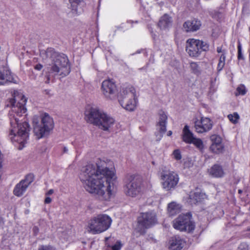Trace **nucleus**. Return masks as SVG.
I'll return each mask as SVG.
<instances>
[{"mask_svg": "<svg viewBox=\"0 0 250 250\" xmlns=\"http://www.w3.org/2000/svg\"><path fill=\"white\" fill-rule=\"evenodd\" d=\"M4 223L3 219L2 217L0 216V227H1Z\"/></svg>", "mask_w": 250, "mask_h": 250, "instance_id": "obj_43", "label": "nucleus"}, {"mask_svg": "<svg viewBox=\"0 0 250 250\" xmlns=\"http://www.w3.org/2000/svg\"><path fill=\"white\" fill-rule=\"evenodd\" d=\"M210 140L212 142L210 146V150L216 154H220L223 152L224 146L222 142V138L219 135L214 134L210 136Z\"/></svg>", "mask_w": 250, "mask_h": 250, "instance_id": "obj_17", "label": "nucleus"}, {"mask_svg": "<svg viewBox=\"0 0 250 250\" xmlns=\"http://www.w3.org/2000/svg\"><path fill=\"white\" fill-rule=\"evenodd\" d=\"M26 99L23 95L14 92L12 97L8 99L5 103L7 107H11L9 112L11 125L9 136L13 143L19 144V149L24 147L29 137L30 127L28 123L25 121L19 123V118L26 112Z\"/></svg>", "mask_w": 250, "mask_h": 250, "instance_id": "obj_2", "label": "nucleus"}, {"mask_svg": "<svg viewBox=\"0 0 250 250\" xmlns=\"http://www.w3.org/2000/svg\"><path fill=\"white\" fill-rule=\"evenodd\" d=\"M247 92V89L245 85L241 84L237 86L235 94L236 96L239 95L244 96L246 94Z\"/></svg>", "mask_w": 250, "mask_h": 250, "instance_id": "obj_27", "label": "nucleus"}, {"mask_svg": "<svg viewBox=\"0 0 250 250\" xmlns=\"http://www.w3.org/2000/svg\"><path fill=\"white\" fill-rule=\"evenodd\" d=\"M192 142L191 144H194L199 149H202L203 148V143L200 139L195 137L194 139L192 141Z\"/></svg>", "mask_w": 250, "mask_h": 250, "instance_id": "obj_30", "label": "nucleus"}, {"mask_svg": "<svg viewBox=\"0 0 250 250\" xmlns=\"http://www.w3.org/2000/svg\"><path fill=\"white\" fill-rule=\"evenodd\" d=\"M160 180L163 188L169 191L175 188L179 182V177L174 171L164 168L160 172Z\"/></svg>", "mask_w": 250, "mask_h": 250, "instance_id": "obj_8", "label": "nucleus"}, {"mask_svg": "<svg viewBox=\"0 0 250 250\" xmlns=\"http://www.w3.org/2000/svg\"><path fill=\"white\" fill-rule=\"evenodd\" d=\"M118 101L121 106L127 110H135L137 104V98L134 87L129 85L123 88L118 95Z\"/></svg>", "mask_w": 250, "mask_h": 250, "instance_id": "obj_5", "label": "nucleus"}, {"mask_svg": "<svg viewBox=\"0 0 250 250\" xmlns=\"http://www.w3.org/2000/svg\"><path fill=\"white\" fill-rule=\"evenodd\" d=\"M71 9L73 15H77L81 13L83 11L82 5V0H69Z\"/></svg>", "mask_w": 250, "mask_h": 250, "instance_id": "obj_24", "label": "nucleus"}, {"mask_svg": "<svg viewBox=\"0 0 250 250\" xmlns=\"http://www.w3.org/2000/svg\"><path fill=\"white\" fill-rule=\"evenodd\" d=\"M172 131L171 130H169L168 131L167 133V135L168 136H170L172 135Z\"/></svg>", "mask_w": 250, "mask_h": 250, "instance_id": "obj_45", "label": "nucleus"}, {"mask_svg": "<svg viewBox=\"0 0 250 250\" xmlns=\"http://www.w3.org/2000/svg\"><path fill=\"white\" fill-rule=\"evenodd\" d=\"M46 78H47V80H46V81L45 82L47 83H49V81H50L49 76L48 75V76H46Z\"/></svg>", "mask_w": 250, "mask_h": 250, "instance_id": "obj_46", "label": "nucleus"}, {"mask_svg": "<svg viewBox=\"0 0 250 250\" xmlns=\"http://www.w3.org/2000/svg\"><path fill=\"white\" fill-rule=\"evenodd\" d=\"M123 245L120 241H117L113 246H112V250H120Z\"/></svg>", "mask_w": 250, "mask_h": 250, "instance_id": "obj_34", "label": "nucleus"}, {"mask_svg": "<svg viewBox=\"0 0 250 250\" xmlns=\"http://www.w3.org/2000/svg\"><path fill=\"white\" fill-rule=\"evenodd\" d=\"M157 223L156 214L154 211L146 212L141 214L138 218V225L136 228L141 234L145 233V229H148Z\"/></svg>", "mask_w": 250, "mask_h": 250, "instance_id": "obj_9", "label": "nucleus"}, {"mask_svg": "<svg viewBox=\"0 0 250 250\" xmlns=\"http://www.w3.org/2000/svg\"><path fill=\"white\" fill-rule=\"evenodd\" d=\"M226 55L223 53L220 57L219 62L217 65V69L218 72L221 71L224 67L225 64Z\"/></svg>", "mask_w": 250, "mask_h": 250, "instance_id": "obj_28", "label": "nucleus"}, {"mask_svg": "<svg viewBox=\"0 0 250 250\" xmlns=\"http://www.w3.org/2000/svg\"><path fill=\"white\" fill-rule=\"evenodd\" d=\"M46 57L51 62L48 67L50 73L55 75H59L63 77L68 75L70 72V65L69 60L64 54H59L53 48H48L45 51Z\"/></svg>", "mask_w": 250, "mask_h": 250, "instance_id": "obj_3", "label": "nucleus"}, {"mask_svg": "<svg viewBox=\"0 0 250 250\" xmlns=\"http://www.w3.org/2000/svg\"><path fill=\"white\" fill-rule=\"evenodd\" d=\"M212 127V122L207 117H202L195 122V128L198 133H202L210 130Z\"/></svg>", "mask_w": 250, "mask_h": 250, "instance_id": "obj_15", "label": "nucleus"}, {"mask_svg": "<svg viewBox=\"0 0 250 250\" xmlns=\"http://www.w3.org/2000/svg\"><path fill=\"white\" fill-rule=\"evenodd\" d=\"M190 67L192 72L195 74L199 72V67L198 64L195 62H191L190 63Z\"/></svg>", "mask_w": 250, "mask_h": 250, "instance_id": "obj_31", "label": "nucleus"}, {"mask_svg": "<svg viewBox=\"0 0 250 250\" xmlns=\"http://www.w3.org/2000/svg\"><path fill=\"white\" fill-rule=\"evenodd\" d=\"M54 191L53 189H50L47 193L46 195H51L53 193Z\"/></svg>", "mask_w": 250, "mask_h": 250, "instance_id": "obj_44", "label": "nucleus"}, {"mask_svg": "<svg viewBox=\"0 0 250 250\" xmlns=\"http://www.w3.org/2000/svg\"><path fill=\"white\" fill-rule=\"evenodd\" d=\"M42 67L43 66L41 64H37L35 66L34 68L37 70H41Z\"/></svg>", "mask_w": 250, "mask_h": 250, "instance_id": "obj_39", "label": "nucleus"}, {"mask_svg": "<svg viewBox=\"0 0 250 250\" xmlns=\"http://www.w3.org/2000/svg\"><path fill=\"white\" fill-rule=\"evenodd\" d=\"M112 221L111 217L106 214H98L89 221L88 231L93 234L101 233L110 227Z\"/></svg>", "mask_w": 250, "mask_h": 250, "instance_id": "obj_6", "label": "nucleus"}, {"mask_svg": "<svg viewBox=\"0 0 250 250\" xmlns=\"http://www.w3.org/2000/svg\"><path fill=\"white\" fill-rule=\"evenodd\" d=\"M13 77L9 68L5 65H0V85L12 82Z\"/></svg>", "mask_w": 250, "mask_h": 250, "instance_id": "obj_18", "label": "nucleus"}, {"mask_svg": "<svg viewBox=\"0 0 250 250\" xmlns=\"http://www.w3.org/2000/svg\"><path fill=\"white\" fill-rule=\"evenodd\" d=\"M239 250H248V246L246 244H241L238 247Z\"/></svg>", "mask_w": 250, "mask_h": 250, "instance_id": "obj_37", "label": "nucleus"}, {"mask_svg": "<svg viewBox=\"0 0 250 250\" xmlns=\"http://www.w3.org/2000/svg\"><path fill=\"white\" fill-rule=\"evenodd\" d=\"M201 26V21L196 19L188 20L183 24V28L186 32L196 31L200 29Z\"/></svg>", "mask_w": 250, "mask_h": 250, "instance_id": "obj_20", "label": "nucleus"}, {"mask_svg": "<svg viewBox=\"0 0 250 250\" xmlns=\"http://www.w3.org/2000/svg\"><path fill=\"white\" fill-rule=\"evenodd\" d=\"M206 195L198 189L191 191L189 195L188 202L191 205L201 202L205 198Z\"/></svg>", "mask_w": 250, "mask_h": 250, "instance_id": "obj_21", "label": "nucleus"}, {"mask_svg": "<svg viewBox=\"0 0 250 250\" xmlns=\"http://www.w3.org/2000/svg\"><path fill=\"white\" fill-rule=\"evenodd\" d=\"M80 178L85 190L100 200H108L115 192V173L104 161L86 165L82 169Z\"/></svg>", "mask_w": 250, "mask_h": 250, "instance_id": "obj_1", "label": "nucleus"}, {"mask_svg": "<svg viewBox=\"0 0 250 250\" xmlns=\"http://www.w3.org/2000/svg\"><path fill=\"white\" fill-rule=\"evenodd\" d=\"M172 20L167 14H165L161 17L158 23V26L162 30H167L172 26Z\"/></svg>", "mask_w": 250, "mask_h": 250, "instance_id": "obj_23", "label": "nucleus"}, {"mask_svg": "<svg viewBox=\"0 0 250 250\" xmlns=\"http://www.w3.org/2000/svg\"><path fill=\"white\" fill-rule=\"evenodd\" d=\"M137 53H140V51H137Z\"/></svg>", "mask_w": 250, "mask_h": 250, "instance_id": "obj_47", "label": "nucleus"}, {"mask_svg": "<svg viewBox=\"0 0 250 250\" xmlns=\"http://www.w3.org/2000/svg\"><path fill=\"white\" fill-rule=\"evenodd\" d=\"M39 250H56L54 248L51 246H42Z\"/></svg>", "mask_w": 250, "mask_h": 250, "instance_id": "obj_36", "label": "nucleus"}, {"mask_svg": "<svg viewBox=\"0 0 250 250\" xmlns=\"http://www.w3.org/2000/svg\"><path fill=\"white\" fill-rule=\"evenodd\" d=\"M87 118L88 122L105 131L108 130L115 122L112 117L97 108L90 109Z\"/></svg>", "mask_w": 250, "mask_h": 250, "instance_id": "obj_4", "label": "nucleus"}, {"mask_svg": "<svg viewBox=\"0 0 250 250\" xmlns=\"http://www.w3.org/2000/svg\"><path fill=\"white\" fill-rule=\"evenodd\" d=\"M238 60H243L244 59V58L242 55V48H241V45L240 43H239V44L238 45V56H237Z\"/></svg>", "mask_w": 250, "mask_h": 250, "instance_id": "obj_32", "label": "nucleus"}, {"mask_svg": "<svg viewBox=\"0 0 250 250\" xmlns=\"http://www.w3.org/2000/svg\"><path fill=\"white\" fill-rule=\"evenodd\" d=\"M125 182L124 191L127 196L135 197L141 191V181L138 177L133 175H128Z\"/></svg>", "mask_w": 250, "mask_h": 250, "instance_id": "obj_11", "label": "nucleus"}, {"mask_svg": "<svg viewBox=\"0 0 250 250\" xmlns=\"http://www.w3.org/2000/svg\"><path fill=\"white\" fill-rule=\"evenodd\" d=\"M54 127L53 119L47 113H44L41 117L40 124H36L34 126V133L39 139L48 135Z\"/></svg>", "mask_w": 250, "mask_h": 250, "instance_id": "obj_7", "label": "nucleus"}, {"mask_svg": "<svg viewBox=\"0 0 250 250\" xmlns=\"http://www.w3.org/2000/svg\"><path fill=\"white\" fill-rule=\"evenodd\" d=\"M167 116L163 111H160L158 115V121L156 125V131L155 135L156 141L159 142L162 138L164 134L167 130Z\"/></svg>", "mask_w": 250, "mask_h": 250, "instance_id": "obj_13", "label": "nucleus"}, {"mask_svg": "<svg viewBox=\"0 0 250 250\" xmlns=\"http://www.w3.org/2000/svg\"><path fill=\"white\" fill-rule=\"evenodd\" d=\"M181 206L176 202H172L169 203L167 206V212L170 216H174L180 212Z\"/></svg>", "mask_w": 250, "mask_h": 250, "instance_id": "obj_26", "label": "nucleus"}, {"mask_svg": "<svg viewBox=\"0 0 250 250\" xmlns=\"http://www.w3.org/2000/svg\"><path fill=\"white\" fill-rule=\"evenodd\" d=\"M229 120L233 124H236L239 119V115L237 112H234L232 114L228 115Z\"/></svg>", "mask_w": 250, "mask_h": 250, "instance_id": "obj_29", "label": "nucleus"}, {"mask_svg": "<svg viewBox=\"0 0 250 250\" xmlns=\"http://www.w3.org/2000/svg\"><path fill=\"white\" fill-rule=\"evenodd\" d=\"M116 90V85L112 80H105L102 84V90L104 96L108 99H111L112 96Z\"/></svg>", "mask_w": 250, "mask_h": 250, "instance_id": "obj_16", "label": "nucleus"}, {"mask_svg": "<svg viewBox=\"0 0 250 250\" xmlns=\"http://www.w3.org/2000/svg\"><path fill=\"white\" fill-rule=\"evenodd\" d=\"M51 201H52V199L51 198H50L49 197H47L45 199L44 202L45 204H49L51 203Z\"/></svg>", "mask_w": 250, "mask_h": 250, "instance_id": "obj_40", "label": "nucleus"}, {"mask_svg": "<svg viewBox=\"0 0 250 250\" xmlns=\"http://www.w3.org/2000/svg\"><path fill=\"white\" fill-rule=\"evenodd\" d=\"M249 230H250V228L249 229Z\"/></svg>", "mask_w": 250, "mask_h": 250, "instance_id": "obj_48", "label": "nucleus"}, {"mask_svg": "<svg viewBox=\"0 0 250 250\" xmlns=\"http://www.w3.org/2000/svg\"><path fill=\"white\" fill-rule=\"evenodd\" d=\"M33 231L34 234L35 235H37L39 232V229L38 227L37 226H34L33 228Z\"/></svg>", "mask_w": 250, "mask_h": 250, "instance_id": "obj_38", "label": "nucleus"}, {"mask_svg": "<svg viewBox=\"0 0 250 250\" xmlns=\"http://www.w3.org/2000/svg\"><path fill=\"white\" fill-rule=\"evenodd\" d=\"M184 240L178 236L172 237L169 241V248L171 250H180L184 246Z\"/></svg>", "mask_w": 250, "mask_h": 250, "instance_id": "obj_22", "label": "nucleus"}, {"mask_svg": "<svg viewBox=\"0 0 250 250\" xmlns=\"http://www.w3.org/2000/svg\"><path fill=\"white\" fill-rule=\"evenodd\" d=\"M217 52L218 53H219L223 52V53H225H225L224 52V51H222V48H221V47H218L217 48Z\"/></svg>", "mask_w": 250, "mask_h": 250, "instance_id": "obj_41", "label": "nucleus"}, {"mask_svg": "<svg viewBox=\"0 0 250 250\" xmlns=\"http://www.w3.org/2000/svg\"><path fill=\"white\" fill-rule=\"evenodd\" d=\"M208 49V45L199 40L189 39L186 42V51L191 57H197Z\"/></svg>", "mask_w": 250, "mask_h": 250, "instance_id": "obj_10", "label": "nucleus"}, {"mask_svg": "<svg viewBox=\"0 0 250 250\" xmlns=\"http://www.w3.org/2000/svg\"><path fill=\"white\" fill-rule=\"evenodd\" d=\"M209 175L215 178H221L225 174V171L222 166L219 164H214L208 170Z\"/></svg>", "mask_w": 250, "mask_h": 250, "instance_id": "obj_19", "label": "nucleus"}, {"mask_svg": "<svg viewBox=\"0 0 250 250\" xmlns=\"http://www.w3.org/2000/svg\"><path fill=\"white\" fill-rule=\"evenodd\" d=\"M68 151V149L67 147L64 146L63 148V152L64 153H67Z\"/></svg>", "mask_w": 250, "mask_h": 250, "instance_id": "obj_42", "label": "nucleus"}, {"mask_svg": "<svg viewBox=\"0 0 250 250\" xmlns=\"http://www.w3.org/2000/svg\"><path fill=\"white\" fill-rule=\"evenodd\" d=\"M210 14L215 18H217L219 17L220 15H221V13L218 11L217 10H212L210 12Z\"/></svg>", "mask_w": 250, "mask_h": 250, "instance_id": "obj_35", "label": "nucleus"}, {"mask_svg": "<svg viewBox=\"0 0 250 250\" xmlns=\"http://www.w3.org/2000/svg\"><path fill=\"white\" fill-rule=\"evenodd\" d=\"M195 137L194 136L193 133L190 130L189 126L186 125L182 132V140L183 141L187 143L191 144L192 141L194 139Z\"/></svg>", "mask_w": 250, "mask_h": 250, "instance_id": "obj_25", "label": "nucleus"}, {"mask_svg": "<svg viewBox=\"0 0 250 250\" xmlns=\"http://www.w3.org/2000/svg\"><path fill=\"white\" fill-rule=\"evenodd\" d=\"M173 157L177 160H179L182 158L180 151L178 149L175 150L173 151Z\"/></svg>", "mask_w": 250, "mask_h": 250, "instance_id": "obj_33", "label": "nucleus"}, {"mask_svg": "<svg viewBox=\"0 0 250 250\" xmlns=\"http://www.w3.org/2000/svg\"><path fill=\"white\" fill-rule=\"evenodd\" d=\"M173 226L174 229L180 231H191L194 229L195 225L191 221V215L189 213L180 215L173 221Z\"/></svg>", "mask_w": 250, "mask_h": 250, "instance_id": "obj_12", "label": "nucleus"}, {"mask_svg": "<svg viewBox=\"0 0 250 250\" xmlns=\"http://www.w3.org/2000/svg\"><path fill=\"white\" fill-rule=\"evenodd\" d=\"M33 180L34 176L32 174L27 175L24 179L16 185L13 190L14 194L18 197L21 196Z\"/></svg>", "mask_w": 250, "mask_h": 250, "instance_id": "obj_14", "label": "nucleus"}]
</instances>
